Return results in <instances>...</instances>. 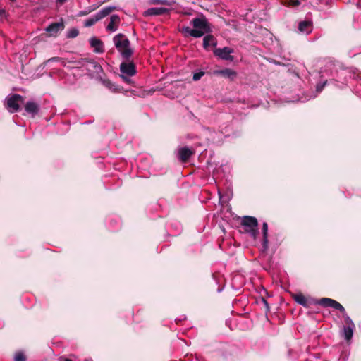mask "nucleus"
<instances>
[{"label": "nucleus", "instance_id": "1", "mask_svg": "<svg viewBox=\"0 0 361 361\" xmlns=\"http://www.w3.org/2000/svg\"><path fill=\"white\" fill-rule=\"evenodd\" d=\"M190 25L193 28L183 26L180 30V32L185 37L190 36L195 38H199L212 32L211 25L208 20L204 16L193 18L190 21Z\"/></svg>", "mask_w": 361, "mask_h": 361}, {"label": "nucleus", "instance_id": "2", "mask_svg": "<svg viewBox=\"0 0 361 361\" xmlns=\"http://www.w3.org/2000/svg\"><path fill=\"white\" fill-rule=\"evenodd\" d=\"M113 41L123 59H128L132 56L133 50L130 47V41L123 34L120 33L115 35Z\"/></svg>", "mask_w": 361, "mask_h": 361}, {"label": "nucleus", "instance_id": "3", "mask_svg": "<svg viewBox=\"0 0 361 361\" xmlns=\"http://www.w3.org/2000/svg\"><path fill=\"white\" fill-rule=\"evenodd\" d=\"M241 224L244 228L245 232L250 234V235L255 239L258 235V222L256 218L252 216H244L242 219Z\"/></svg>", "mask_w": 361, "mask_h": 361}, {"label": "nucleus", "instance_id": "4", "mask_svg": "<svg viewBox=\"0 0 361 361\" xmlns=\"http://www.w3.org/2000/svg\"><path fill=\"white\" fill-rule=\"evenodd\" d=\"M114 9L115 7L114 6H107L103 8L99 11H98L95 15L86 19L84 21V26L86 27L92 26L97 22H98L99 20H102V18L110 14Z\"/></svg>", "mask_w": 361, "mask_h": 361}, {"label": "nucleus", "instance_id": "5", "mask_svg": "<svg viewBox=\"0 0 361 361\" xmlns=\"http://www.w3.org/2000/svg\"><path fill=\"white\" fill-rule=\"evenodd\" d=\"M120 71L122 73L121 77L126 83H130V82L128 77L133 76L136 73L135 66L132 62L122 63L120 65Z\"/></svg>", "mask_w": 361, "mask_h": 361}, {"label": "nucleus", "instance_id": "6", "mask_svg": "<svg viewBox=\"0 0 361 361\" xmlns=\"http://www.w3.org/2000/svg\"><path fill=\"white\" fill-rule=\"evenodd\" d=\"M23 102V98L19 94H13L6 98V106L9 112L13 113L19 110L20 104Z\"/></svg>", "mask_w": 361, "mask_h": 361}, {"label": "nucleus", "instance_id": "7", "mask_svg": "<svg viewBox=\"0 0 361 361\" xmlns=\"http://www.w3.org/2000/svg\"><path fill=\"white\" fill-rule=\"evenodd\" d=\"M233 52V50L229 47H224V48H219L216 49L214 51V54L218 56L219 58L224 59V60H228V61H233V56H231V54Z\"/></svg>", "mask_w": 361, "mask_h": 361}, {"label": "nucleus", "instance_id": "8", "mask_svg": "<svg viewBox=\"0 0 361 361\" xmlns=\"http://www.w3.org/2000/svg\"><path fill=\"white\" fill-rule=\"evenodd\" d=\"M64 23L62 20L60 22L53 23L45 28V31L49 36H56L57 34L64 29Z\"/></svg>", "mask_w": 361, "mask_h": 361}, {"label": "nucleus", "instance_id": "9", "mask_svg": "<svg viewBox=\"0 0 361 361\" xmlns=\"http://www.w3.org/2000/svg\"><path fill=\"white\" fill-rule=\"evenodd\" d=\"M193 153L194 152L192 151V149L189 147H181L178 151V159L181 162H186Z\"/></svg>", "mask_w": 361, "mask_h": 361}, {"label": "nucleus", "instance_id": "10", "mask_svg": "<svg viewBox=\"0 0 361 361\" xmlns=\"http://www.w3.org/2000/svg\"><path fill=\"white\" fill-rule=\"evenodd\" d=\"M214 75H221L226 78L233 80L237 75V73L231 68H224L221 70H216L214 71Z\"/></svg>", "mask_w": 361, "mask_h": 361}, {"label": "nucleus", "instance_id": "11", "mask_svg": "<svg viewBox=\"0 0 361 361\" xmlns=\"http://www.w3.org/2000/svg\"><path fill=\"white\" fill-rule=\"evenodd\" d=\"M120 17L118 15H112L110 18V22L106 26V30L110 32L116 31L120 23Z\"/></svg>", "mask_w": 361, "mask_h": 361}, {"label": "nucleus", "instance_id": "12", "mask_svg": "<svg viewBox=\"0 0 361 361\" xmlns=\"http://www.w3.org/2000/svg\"><path fill=\"white\" fill-rule=\"evenodd\" d=\"M91 47L96 53H102L104 51L103 42L97 37H92L90 40Z\"/></svg>", "mask_w": 361, "mask_h": 361}, {"label": "nucleus", "instance_id": "13", "mask_svg": "<svg viewBox=\"0 0 361 361\" xmlns=\"http://www.w3.org/2000/svg\"><path fill=\"white\" fill-rule=\"evenodd\" d=\"M169 10L164 7H153L146 11V14L148 16H160L169 13Z\"/></svg>", "mask_w": 361, "mask_h": 361}, {"label": "nucleus", "instance_id": "14", "mask_svg": "<svg viewBox=\"0 0 361 361\" xmlns=\"http://www.w3.org/2000/svg\"><path fill=\"white\" fill-rule=\"evenodd\" d=\"M298 30L302 33H310L312 30V23L308 20L300 22L298 25Z\"/></svg>", "mask_w": 361, "mask_h": 361}, {"label": "nucleus", "instance_id": "15", "mask_svg": "<svg viewBox=\"0 0 361 361\" xmlns=\"http://www.w3.org/2000/svg\"><path fill=\"white\" fill-rule=\"evenodd\" d=\"M25 111L34 116L39 110L38 105L33 102H27L25 105Z\"/></svg>", "mask_w": 361, "mask_h": 361}, {"label": "nucleus", "instance_id": "16", "mask_svg": "<svg viewBox=\"0 0 361 361\" xmlns=\"http://www.w3.org/2000/svg\"><path fill=\"white\" fill-rule=\"evenodd\" d=\"M216 45V39L212 35H207L203 39V47L207 49L209 46L215 47Z\"/></svg>", "mask_w": 361, "mask_h": 361}, {"label": "nucleus", "instance_id": "17", "mask_svg": "<svg viewBox=\"0 0 361 361\" xmlns=\"http://www.w3.org/2000/svg\"><path fill=\"white\" fill-rule=\"evenodd\" d=\"M293 298L297 303L305 307H308L310 305V302L308 301L306 297L303 295L302 293L295 294L293 296Z\"/></svg>", "mask_w": 361, "mask_h": 361}, {"label": "nucleus", "instance_id": "18", "mask_svg": "<svg viewBox=\"0 0 361 361\" xmlns=\"http://www.w3.org/2000/svg\"><path fill=\"white\" fill-rule=\"evenodd\" d=\"M354 329L355 326H343V336L346 341H350L352 338Z\"/></svg>", "mask_w": 361, "mask_h": 361}, {"label": "nucleus", "instance_id": "19", "mask_svg": "<svg viewBox=\"0 0 361 361\" xmlns=\"http://www.w3.org/2000/svg\"><path fill=\"white\" fill-rule=\"evenodd\" d=\"M262 234H263V246L264 247H267L268 244V224L264 222L262 225Z\"/></svg>", "mask_w": 361, "mask_h": 361}, {"label": "nucleus", "instance_id": "20", "mask_svg": "<svg viewBox=\"0 0 361 361\" xmlns=\"http://www.w3.org/2000/svg\"><path fill=\"white\" fill-rule=\"evenodd\" d=\"M102 82L106 87L111 90L112 92H118L119 90L118 87L109 80H102Z\"/></svg>", "mask_w": 361, "mask_h": 361}, {"label": "nucleus", "instance_id": "21", "mask_svg": "<svg viewBox=\"0 0 361 361\" xmlns=\"http://www.w3.org/2000/svg\"><path fill=\"white\" fill-rule=\"evenodd\" d=\"M333 302V299L328 298H323L317 301L316 303L324 307H331Z\"/></svg>", "mask_w": 361, "mask_h": 361}, {"label": "nucleus", "instance_id": "22", "mask_svg": "<svg viewBox=\"0 0 361 361\" xmlns=\"http://www.w3.org/2000/svg\"><path fill=\"white\" fill-rule=\"evenodd\" d=\"M331 307L339 310L341 313H345V308L338 302L334 300H333V302Z\"/></svg>", "mask_w": 361, "mask_h": 361}, {"label": "nucleus", "instance_id": "23", "mask_svg": "<svg viewBox=\"0 0 361 361\" xmlns=\"http://www.w3.org/2000/svg\"><path fill=\"white\" fill-rule=\"evenodd\" d=\"M79 34V31L76 28H71L67 32V37L68 38H74L76 37Z\"/></svg>", "mask_w": 361, "mask_h": 361}, {"label": "nucleus", "instance_id": "24", "mask_svg": "<svg viewBox=\"0 0 361 361\" xmlns=\"http://www.w3.org/2000/svg\"><path fill=\"white\" fill-rule=\"evenodd\" d=\"M343 317L345 320V326H355V324L352 319L350 318V317L346 314V312L345 311V313H342Z\"/></svg>", "mask_w": 361, "mask_h": 361}, {"label": "nucleus", "instance_id": "25", "mask_svg": "<svg viewBox=\"0 0 361 361\" xmlns=\"http://www.w3.org/2000/svg\"><path fill=\"white\" fill-rule=\"evenodd\" d=\"M14 361H25V357L22 353H17L14 357Z\"/></svg>", "mask_w": 361, "mask_h": 361}, {"label": "nucleus", "instance_id": "26", "mask_svg": "<svg viewBox=\"0 0 361 361\" xmlns=\"http://www.w3.org/2000/svg\"><path fill=\"white\" fill-rule=\"evenodd\" d=\"M204 75V71H199V72L195 73L193 74L192 79L195 81L199 80Z\"/></svg>", "mask_w": 361, "mask_h": 361}, {"label": "nucleus", "instance_id": "27", "mask_svg": "<svg viewBox=\"0 0 361 361\" xmlns=\"http://www.w3.org/2000/svg\"><path fill=\"white\" fill-rule=\"evenodd\" d=\"M326 82H327V81H325L324 82L318 85L317 86V91L321 92L323 90V88L324 87V86L326 85Z\"/></svg>", "mask_w": 361, "mask_h": 361}, {"label": "nucleus", "instance_id": "28", "mask_svg": "<svg viewBox=\"0 0 361 361\" xmlns=\"http://www.w3.org/2000/svg\"><path fill=\"white\" fill-rule=\"evenodd\" d=\"M289 4L292 6H296L300 4V2L299 0H290Z\"/></svg>", "mask_w": 361, "mask_h": 361}, {"label": "nucleus", "instance_id": "29", "mask_svg": "<svg viewBox=\"0 0 361 361\" xmlns=\"http://www.w3.org/2000/svg\"><path fill=\"white\" fill-rule=\"evenodd\" d=\"M261 300H262V303L264 304L267 311H269V305H268V302H267V300L263 298H262Z\"/></svg>", "mask_w": 361, "mask_h": 361}, {"label": "nucleus", "instance_id": "30", "mask_svg": "<svg viewBox=\"0 0 361 361\" xmlns=\"http://www.w3.org/2000/svg\"><path fill=\"white\" fill-rule=\"evenodd\" d=\"M90 12V11H80L78 13V16H84L87 15Z\"/></svg>", "mask_w": 361, "mask_h": 361}, {"label": "nucleus", "instance_id": "31", "mask_svg": "<svg viewBox=\"0 0 361 361\" xmlns=\"http://www.w3.org/2000/svg\"><path fill=\"white\" fill-rule=\"evenodd\" d=\"M59 360L60 361H72L71 359L69 358H66V357H61L59 358Z\"/></svg>", "mask_w": 361, "mask_h": 361}, {"label": "nucleus", "instance_id": "32", "mask_svg": "<svg viewBox=\"0 0 361 361\" xmlns=\"http://www.w3.org/2000/svg\"><path fill=\"white\" fill-rule=\"evenodd\" d=\"M159 4H166L167 1L166 0H160L157 1Z\"/></svg>", "mask_w": 361, "mask_h": 361}, {"label": "nucleus", "instance_id": "33", "mask_svg": "<svg viewBox=\"0 0 361 361\" xmlns=\"http://www.w3.org/2000/svg\"><path fill=\"white\" fill-rule=\"evenodd\" d=\"M59 59L58 57H53L50 59L49 61H58Z\"/></svg>", "mask_w": 361, "mask_h": 361}, {"label": "nucleus", "instance_id": "34", "mask_svg": "<svg viewBox=\"0 0 361 361\" xmlns=\"http://www.w3.org/2000/svg\"><path fill=\"white\" fill-rule=\"evenodd\" d=\"M67 0H56V1L58 3H59L60 4H63V3H65Z\"/></svg>", "mask_w": 361, "mask_h": 361}, {"label": "nucleus", "instance_id": "35", "mask_svg": "<svg viewBox=\"0 0 361 361\" xmlns=\"http://www.w3.org/2000/svg\"><path fill=\"white\" fill-rule=\"evenodd\" d=\"M219 195L221 197V192L219 191Z\"/></svg>", "mask_w": 361, "mask_h": 361}]
</instances>
